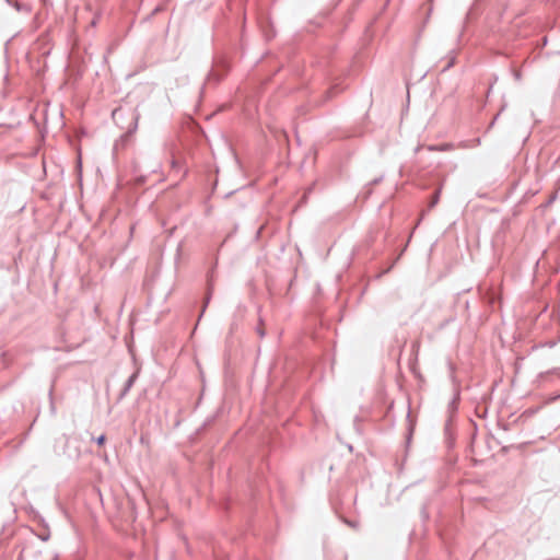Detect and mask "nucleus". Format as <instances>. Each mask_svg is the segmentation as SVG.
Segmentation results:
<instances>
[{
  "mask_svg": "<svg viewBox=\"0 0 560 560\" xmlns=\"http://www.w3.org/2000/svg\"><path fill=\"white\" fill-rule=\"evenodd\" d=\"M105 442V436L104 435H101L98 439H97V444L98 445H103Z\"/></svg>",
  "mask_w": 560,
  "mask_h": 560,
  "instance_id": "nucleus-1",
  "label": "nucleus"
}]
</instances>
